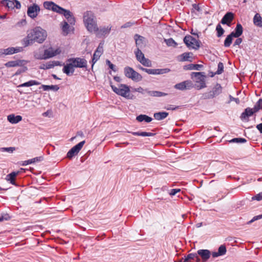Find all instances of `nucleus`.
I'll return each mask as SVG.
<instances>
[{"mask_svg":"<svg viewBox=\"0 0 262 262\" xmlns=\"http://www.w3.org/2000/svg\"><path fill=\"white\" fill-rule=\"evenodd\" d=\"M27 32L29 34V38H31L34 42L41 43L46 40L47 36L46 31L40 27H36L28 31Z\"/></svg>","mask_w":262,"mask_h":262,"instance_id":"1","label":"nucleus"},{"mask_svg":"<svg viewBox=\"0 0 262 262\" xmlns=\"http://www.w3.org/2000/svg\"><path fill=\"white\" fill-rule=\"evenodd\" d=\"M83 22L87 30L90 32L97 30V23L92 11H86L83 14Z\"/></svg>","mask_w":262,"mask_h":262,"instance_id":"2","label":"nucleus"},{"mask_svg":"<svg viewBox=\"0 0 262 262\" xmlns=\"http://www.w3.org/2000/svg\"><path fill=\"white\" fill-rule=\"evenodd\" d=\"M113 91L117 94L120 95L125 98L132 99L133 96L130 94L129 87L126 84H121L118 88L111 85Z\"/></svg>","mask_w":262,"mask_h":262,"instance_id":"3","label":"nucleus"},{"mask_svg":"<svg viewBox=\"0 0 262 262\" xmlns=\"http://www.w3.org/2000/svg\"><path fill=\"white\" fill-rule=\"evenodd\" d=\"M191 77L195 78V81L196 83L199 84H195L194 86L197 90H201L206 87L205 83V75L203 72H193L191 74Z\"/></svg>","mask_w":262,"mask_h":262,"instance_id":"4","label":"nucleus"},{"mask_svg":"<svg viewBox=\"0 0 262 262\" xmlns=\"http://www.w3.org/2000/svg\"><path fill=\"white\" fill-rule=\"evenodd\" d=\"M124 74L127 78L131 79L135 82L140 81L142 79L141 74L135 71L132 68L128 66L124 68Z\"/></svg>","mask_w":262,"mask_h":262,"instance_id":"5","label":"nucleus"},{"mask_svg":"<svg viewBox=\"0 0 262 262\" xmlns=\"http://www.w3.org/2000/svg\"><path fill=\"white\" fill-rule=\"evenodd\" d=\"M222 92V87L220 84L216 83L211 91L203 94L202 97L204 99H212L219 96Z\"/></svg>","mask_w":262,"mask_h":262,"instance_id":"6","label":"nucleus"},{"mask_svg":"<svg viewBox=\"0 0 262 262\" xmlns=\"http://www.w3.org/2000/svg\"><path fill=\"white\" fill-rule=\"evenodd\" d=\"M183 41L190 49L198 50L200 47V41L190 35L186 36L184 38Z\"/></svg>","mask_w":262,"mask_h":262,"instance_id":"7","label":"nucleus"},{"mask_svg":"<svg viewBox=\"0 0 262 262\" xmlns=\"http://www.w3.org/2000/svg\"><path fill=\"white\" fill-rule=\"evenodd\" d=\"M134 91L138 92L144 94L146 93L148 96L152 97H161L167 95V93L158 91H150L148 89L144 90L142 87L139 86L134 89Z\"/></svg>","mask_w":262,"mask_h":262,"instance_id":"8","label":"nucleus"},{"mask_svg":"<svg viewBox=\"0 0 262 262\" xmlns=\"http://www.w3.org/2000/svg\"><path fill=\"white\" fill-rule=\"evenodd\" d=\"M134 52L137 60L142 65L147 67L151 66V61L145 57L144 55L140 49H137Z\"/></svg>","mask_w":262,"mask_h":262,"instance_id":"9","label":"nucleus"},{"mask_svg":"<svg viewBox=\"0 0 262 262\" xmlns=\"http://www.w3.org/2000/svg\"><path fill=\"white\" fill-rule=\"evenodd\" d=\"M68 62H72L74 68H86L87 61L80 57L71 58L68 59Z\"/></svg>","mask_w":262,"mask_h":262,"instance_id":"10","label":"nucleus"},{"mask_svg":"<svg viewBox=\"0 0 262 262\" xmlns=\"http://www.w3.org/2000/svg\"><path fill=\"white\" fill-rule=\"evenodd\" d=\"M194 87L192 82L190 80H185L174 85V88L179 90L184 91L190 90Z\"/></svg>","mask_w":262,"mask_h":262,"instance_id":"11","label":"nucleus"},{"mask_svg":"<svg viewBox=\"0 0 262 262\" xmlns=\"http://www.w3.org/2000/svg\"><path fill=\"white\" fill-rule=\"evenodd\" d=\"M85 143V141H82L79 142L78 144L73 146L67 153V157L68 158L71 159L74 156L77 155L79 151L82 148L83 145Z\"/></svg>","mask_w":262,"mask_h":262,"instance_id":"12","label":"nucleus"},{"mask_svg":"<svg viewBox=\"0 0 262 262\" xmlns=\"http://www.w3.org/2000/svg\"><path fill=\"white\" fill-rule=\"evenodd\" d=\"M23 51V48L21 47H9L7 49H2L0 50V55H12L14 53H19Z\"/></svg>","mask_w":262,"mask_h":262,"instance_id":"13","label":"nucleus"},{"mask_svg":"<svg viewBox=\"0 0 262 262\" xmlns=\"http://www.w3.org/2000/svg\"><path fill=\"white\" fill-rule=\"evenodd\" d=\"M57 13L60 14H63L71 25L75 24V20L74 17L69 10L64 9L60 7Z\"/></svg>","mask_w":262,"mask_h":262,"instance_id":"14","label":"nucleus"},{"mask_svg":"<svg viewBox=\"0 0 262 262\" xmlns=\"http://www.w3.org/2000/svg\"><path fill=\"white\" fill-rule=\"evenodd\" d=\"M43 52L45 59H47L59 54L61 50L59 48L54 49L51 47L45 50Z\"/></svg>","mask_w":262,"mask_h":262,"instance_id":"15","label":"nucleus"},{"mask_svg":"<svg viewBox=\"0 0 262 262\" xmlns=\"http://www.w3.org/2000/svg\"><path fill=\"white\" fill-rule=\"evenodd\" d=\"M2 4L7 7L9 9H13L14 8L17 9H20L21 7L20 3L16 1H9V0H3Z\"/></svg>","mask_w":262,"mask_h":262,"instance_id":"16","label":"nucleus"},{"mask_svg":"<svg viewBox=\"0 0 262 262\" xmlns=\"http://www.w3.org/2000/svg\"><path fill=\"white\" fill-rule=\"evenodd\" d=\"M39 11V7L37 5L34 4L28 8L27 14L31 18H34L36 17Z\"/></svg>","mask_w":262,"mask_h":262,"instance_id":"17","label":"nucleus"},{"mask_svg":"<svg viewBox=\"0 0 262 262\" xmlns=\"http://www.w3.org/2000/svg\"><path fill=\"white\" fill-rule=\"evenodd\" d=\"M103 47H102V46L101 45V44H100L93 54L92 60V68H93L94 64L99 59L100 57L101 56V55H102V54L103 53Z\"/></svg>","mask_w":262,"mask_h":262,"instance_id":"18","label":"nucleus"},{"mask_svg":"<svg viewBox=\"0 0 262 262\" xmlns=\"http://www.w3.org/2000/svg\"><path fill=\"white\" fill-rule=\"evenodd\" d=\"M111 30V27L109 26L107 27H100V28H98L97 27V30H96L95 32L96 33V35L98 37H101L108 34Z\"/></svg>","mask_w":262,"mask_h":262,"instance_id":"19","label":"nucleus"},{"mask_svg":"<svg viewBox=\"0 0 262 262\" xmlns=\"http://www.w3.org/2000/svg\"><path fill=\"white\" fill-rule=\"evenodd\" d=\"M198 256H200L203 262H206L210 257L211 252L209 250L207 249H200L197 251Z\"/></svg>","mask_w":262,"mask_h":262,"instance_id":"20","label":"nucleus"},{"mask_svg":"<svg viewBox=\"0 0 262 262\" xmlns=\"http://www.w3.org/2000/svg\"><path fill=\"white\" fill-rule=\"evenodd\" d=\"M43 7L48 10H52L54 12H58L60 6L51 1H46L43 3Z\"/></svg>","mask_w":262,"mask_h":262,"instance_id":"21","label":"nucleus"},{"mask_svg":"<svg viewBox=\"0 0 262 262\" xmlns=\"http://www.w3.org/2000/svg\"><path fill=\"white\" fill-rule=\"evenodd\" d=\"M234 18V14L232 12H227L222 18L221 23L230 26L231 23Z\"/></svg>","mask_w":262,"mask_h":262,"instance_id":"22","label":"nucleus"},{"mask_svg":"<svg viewBox=\"0 0 262 262\" xmlns=\"http://www.w3.org/2000/svg\"><path fill=\"white\" fill-rule=\"evenodd\" d=\"M26 63L27 61L24 60H17L8 61L5 64V66L7 68L23 66Z\"/></svg>","mask_w":262,"mask_h":262,"instance_id":"23","label":"nucleus"},{"mask_svg":"<svg viewBox=\"0 0 262 262\" xmlns=\"http://www.w3.org/2000/svg\"><path fill=\"white\" fill-rule=\"evenodd\" d=\"M69 63L65 65L62 69V71L68 76L73 75L74 72V67L72 62H69Z\"/></svg>","mask_w":262,"mask_h":262,"instance_id":"24","label":"nucleus"},{"mask_svg":"<svg viewBox=\"0 0 262 262\" xmlns=\"http://www.w3.org/2000/svg\"><path fill=\"white\" fill-rule=\"evenodd\" d=\"M200 258L197 254L195 253H190L186 256H185L183 262H199Z\"/></svg>","mask_w":262,"mask_h":262,"instance_id":"25","label":"nucleus"},{"mask_svg":"<svg viewBox=\"0 0 262 262\" xmlns=\"http://www.w3.org/2000/svg\"><path fill=\"white\" fill-rule=\"evenodd\" d=\"M255 112H256V111H255V110L253 108L248 107L246 108L244 112L242 114L241 118L243 120H248V118L251 116Z\"/></svg>","mask_w":262,"mask_h":262,"instance_id":"26","label":"nucleus"},{"mask_svg":"<svg viewBox=\"0 0 262 262\" xmlns=\"http://www.w3.org/2000/svg\"><path fill=\"white\" fill-rule=\"evenodd\" d=\"M134 39L136 41L137 49H140L144 46V38L138 34H136L134 36Z\"/></svg>","mask_w":262,"mask_h":262,"instance_id":"27","label":"nucleus"},{"mask_svg":"<svg viewBox=\"0 0 262 262\" xmlns=\"http://www.w3.org/2000/svg\"><path fill=\"white\" fill-rule=\"evenodd\" d=\"M7 119L11 123L16 124L22 120V117L20 115L15 116L14 114H11L7 116Z\"/></svg>","mask_w":262,"mask_h":262,"instance_id":"28","label":"nucleus"},{"mask_svg":"<svg viewBox=\"0 0 262 262\" xmlns=\"http://www.w3.org/2000/svg\"><path fill=\"white\" fill-rule=\"evenodd\" d=\"M243 28L242 25L239 23L237 24L236 28L234 31L231 33L232 36H234L235 38L239 37L243 33Z\"/></svg>","mask_w":262,"mask_h":262,"instance_id":"29","label":"nucleus"},{"mask_svg":"<svg viewBox=\"0 0 262 262\" xmlns=\"http://www.w3.org/2000/svg\"><path fill=\"white\" fill-rule=\"evenodd\" d=\"M19 172L13 171L7 175L6 180L9 181L12 184L16 185L15 182V177L18 174Z\"/></svg>","mask_w":262,"mask_h":262,"instance_id":"30","label":"nucleus"},{"mask_svg":"<svg viewBox=\"0 0 262 262\" xmlns=\"http://www.w3.org/2000/svg\"><path fill=\"white\" fill-rule=\"evenodd\" d=\"M181 61H191L193 59V54L191 52H185L180 56Z\"/></svg>","mask_w":262,"mask_h":262,"instance_id":"31","label":"nucleus"},{"mask_svg":"<svg viewBox=\"0 0 262 262\" xmlns=\"http://www.w3.org/2000/svg\"><path fill=\"white\" fill-rule=\"evenodd\" d=\"M168 115V113L165 112H161L154 113V117L157 120H161L166 118Z\"/></svg>","mask_w":262,"mask_h":262,"instance_id":"32","label":"nucleus"},{"mask_svg":"<svg viewBox=\"0 0 262 262\" xmlns=\"http://www.w3.org/2000/svg\"><path fill=\"white\" fill-rule=\"evenodd\" d=\"M42 160H43V158L42 157H35L34 158L24 161L23 162L22 165L26 166L28 164L34 163L35 162H40L41 161H42Z\"/></svg>","mask_w":262,"mask_h":262,"instance_id":"33","label":"nucleus"},{"mask_svg":"<svg viewBox=\"0 0 262 262\" xmlns=\"http://www.w3.org/2000/svg\"><path fill=\"white\" fill-rule=\"evenodd\" d=\"M254 25L262 28V17L259 13H256L253 17Z\"/></svg>","mask_w":262,"mask_h":262,"instance_id":"34","label":"nucleus"},{"mask_svg":"<svg viewBox=\"0 0 262 262\" xmlns=\"http://www.w3.org/2000/svg\"><path fill=\"white\" fill-rule=\"evenodd\" d=\"M40 84V82L34 80H31L28 82H25L24 83H22L20 85H19L17 87L18 88H21V87H29L31 86L32 85H38Z\"/></svg>","mask_w":262,"mask_h":262,"instance_id":"35","label":"nucleus"},{"mask_svg":"<svg viewBox=\"0 0 262 262\" xmlns=\"http://www.w3.org/2000/svg\"><path fill=\"white\" fill-rule=\"evenodd\" d=\"M136 120L139 122L144 121L146 122L149 123L152 121V119L146 115H140L137 117Z\"/></svg>","mask_w":262,"mask_h":262,"instance_id":"36","label":"nucleus"},{"mask_svg":"<svg viewBox=\"0 0 262 262\" xmlns=\"http://www.w3.org/2000/svg\"><path fill=\"white\" fill-rule=\"evenodd\" d=\"M42 89L43 91L53 90L54 91H57L59 89V87L57 85H41L39 89Z\"/></svg>","mask_w":262,"mask_h":262,"instance_id":"37","label":"nucleus"},{"mask_svg":"<svg viewBox=\"0 0 262 262\" xmlns=\"http://www.w3.org/2000/svg\"><path fill=\"white\" fill-rule=\"evenodd\" d=\"M132 135L134 136H139L142 137H150L154 136L155 134L152 133H148L146 132H130Z\"/></svg>","mask_w":262,"mask_h":262,"instance_id":"38","label":"nucleus"},{"mask_svg":"<svg viewBox=\"0 0 262 262\" xmlns=\"http://www.w3.org/2000/svg\"><path fill=\"white\" fill-rule=\"evenodd\" d=\"M233 37H234V36L232 35L231 33H230L229 35H228L224 41V46L225 47H230L231 44L232 42V40H233Z\"/></svg>","mask_w":262,"mask_h":262,"instance_id":"39","label":"nucleus"},{"mask_svg":"<svg viewBox=\"0 0 262 262\" xmlns=\"http://www.w3.org/2000/svg\"><path fill=\"white\" fill-rule=\"evenodd\" d=\"M203 66L202 64H190L186 66H185L186 70H200L202 68Z\"/></svg>","mask_w":262,"mask_h":262,"instance_id":"40","label":"nucleus"},{"mask_svg":"<svg viewBox=\"0 0 262 262\" xmlns=\"http://www.w3.org/2000/svg\"><path fill=\"white\" fill-rule=\"evenodd\" d=\"M23 42L25 47H27L34 42L31 38H29V34L28 32L27 37L23 39Z\"/></svg>","mask_w":262,"mask_h":262,"instance_id":"41","label":"nucleus"},{"mask_svg":"<svg viewBox=\"0 0 262 262\" xmlns=\"http://www.w3.org/2000/svg\"><path fill=\"white\" fill-rule=\"evenodd\" d=\"M216 31L217 32L216 35L218 37H221L225 32V30L223 29L220 24H218L216 26Z\"/></svg>","mask_w":262,"mask_h":262,"instance_id":"42","label":"nucleus"},{"mask_svg":"<svg viewBox=\"0 0 262 262\" xmlns=\"http://www.w3.org/2000/svg\"><path fill=\"white\" fill-rule=\"evenodd\" d=\"M223 71H224V64L222 62H220L218 63L217 70L215 72L214 75H215V74L220 75V74H222L223 72ZM213 76H214V74L211 75L212 77Z\"/></svg>","mask_w":262,"mask_h":262,"instance_id":"43","label":"nucleus"},{"mask_svg":"<svg viewBox=\"0 0 262 262\" xmlns=\"http://www.w3.org/2000/svg\"><path fill=\"white\" fill-rule=\"evenodd\" d=\"M165 42L168 46L176 47L177 46V43L171 38L165 39Z\"/></svg>","mask_w":262,"mask_h":262,"instance_id":"44","label":"nucleus"},{"mask_svg":"<svg viewBox=\"0 0 262 262\" xmlns=\"http://www.w3.org/2000/svg\"><path fill=\"white\" fill-rule=\"evenodd\" d=\"M34 56L35 58L39 60L45 59L44 53L42 54L41 51H37L34 52Z\"/></svg>","mask_w":262,"mask_h":262,"instance_id":"45","label":"nucleus"},{"mask_svg":"<svg viewBox=\"0 0 262 262\" xmlns=\"http://www.w3.org/2000/svg\"><path fill=\"white\" fill-rule=\"evenodd\" d=\"M69 25L68 23L66 21H63L62 26V30L66 35L68 34L69 32Z\"/></svg>","mask_w":262,"mask_h":262,"instance_id":"46","label":"nucleus"},{"mask_svg":"<svg viewBox=\"0 0 262 262\" xmlns=\"http://www.w3.org/2000/svg\"><path fill=\"white\" fill-rule=\"evenodd\" d=\"M246 142V140L244 138H233L230 141V142L231 143H245Z\"/></svg>","mask_w":262,"mask_h":262,"instance_id":"47","label":"nucleus"},{"mask_svg":"<svg viewBox=\"0 0 262 262\" xmlns=\"http://www.w3.org/2000/svg\"><path fill=\"white\" fill-rule=\"evenodd\" d=\"M253 109L257 112L260 109H262V99H260L254 105Z\"/></svg>","mask_w":262,"mask_h":262,"instance_id":"48","label":"nucleus"},{"mask_svg":"<svg viewBox=\"0 0 262 262\" xmlns=\"http://www.w3.org/2000/svg\"><path fill=\"white\" fill-rule=\"evenodd\" d=\"M52 68V66L50 62H48L46 63L41 64L39 66V69L42 70H48Z\"/></svg>","mask_w":262,"mask_h":262,"instance_id":"49","label":"nucleus"},{"mask_svg":"<svg viewBox=\"0 0 262 262\" xmlns=\"http://www.w3.org/2000/svg\"><path fill=\"white\" fill-rule=\"evenodd\" d=\"M218 252L221 256L225 255L226 253V248L225 246L223 245L220 246L218 249Z\"/></svg>","mask_w":262,"mask_h":262,"instance_id":"50","label":"nucleus"},{"mask_svg":"<svg viewBox=\"0 0 262 262\" xmlns=\"http://www.w3.org/2000/svg\"><path fill=\"white\" fill-rule=\"evenodd\" d=\"M170 71L169 69H156V75L163 74L168 73Z\"/></svg>","mask_w":262,"mask_h":262,"instance_id":"51","label":"nucleus"},{"mask_svg":"<svg viewBox=\"0 0 262 262\" xmlns=\"http://www.w3.org/2000/svg\"><path fill=\"white\" fill-rule=\"evenodd\" d=\"M262 219V214L256 215L254 216L250 221L247 223V224H250L254 221H257L258 220Z\"/></svg>","mask_w":262,"mask_h":262,"instance_id":"52","label":"nucleus"},{"mask_svg":"<svg viewBox=\"0 0 262 262\" xmlns=\"http://www.w3.org/2000/svg\"><path fill=\"white\" fill-rule=\"evenodd\" d=\"M262 200V192H260L256 195L252 197V200H256L258 201H261Z\"/></svg>","mask_w":262,"mask_h":262,"instance_id":"53","label":"nucleus"},{"mask_svg":"<svg viewBox=\"0 0 262 262\" xmlns=\"http://www.w3.org/2000/svg\"><path fill=\"white\" fill-rule=\"evenodd\" d=\"M10 219L8 214H3L0 215V222L3 221H7Z\"/></svg>","mask_w":262,"mask_h":262,"instance_id":"54","label":"nucleus"},{"mask_svg":"<svg viewBox=\"0 0 262 262\" xmlns=\"http://www.w3.org/2000/svg\"><path fill=\"white\" fill-rule=\"evenodd\" d=\"M14 150V147H3L0 149L2 151H7L8 152H12Z\"/></svg>","mask_w":262,"mask_h":262,"instance_id":"55","label":"nucleus"},{"mask_svg":"<svg viewBox=\"0 0 262 262\" xmlns=\"http://www.w3.org/2000/svg\"><path fill=\"white\" fill-rule=\"evenodd\" d=\"M27 70V68L26 67H24L21 69H18L17 71L15 72L14 75H18L22 73L26 72Z\"/></svg>","mask_w":262,"mask_h":262,"instance_id":"56","label":"nucleus"},{"mask_svg":"<svg viewBox=\"0 0 262 262\" xmlns=\"http://www.w3.org/2000/svg\"><path fill=\"white\" fill-rule=\"evenodd\" d=\"M50 62L51 64L52 68H53L55 66H61L62 65L61 62L59 61H51Z\"/></svg>","mask_w":262,"mask_h":262,"instance_id":"57","label":"nucleus"},{"mask_svg":"<svg viewBox=\"0 0 262 262\" xmlns=\"http://www.w3.org/2000/svg\"><path fill=\"white\" fill-rule=\"evenodd\" d=\"M181 191L180 189H171L169 194L171 196L174 195L177 193Z\"/></svg>","mask_w":262,"mask_h":262,"instance_id":"58","label":"nucleus"},{"mask_svg":"<svg viewBox=\"0 0 262 262\" xmlns=\"http://www.w3.org/2000/svg\"><path fill=\"white\" fill-rule=\"evenodd\" d=\"M106 62L111 70H112L114 71H116V70L115 69V66L113 63H112L110 60H106Z\"/></svg>","mask_w":262,"mask_h":262,"instance_id":"59","label":"nucleus"},{"mask_svg":"<svg viewBox=\"0 0 262 262\" xmlns=\"http://www.w3.org/2000/svg\"><path fill=\"white\" fill-rule=\"evenodd\" d=\"M179 108V106H174L172 105H168L165 107L167 110H175Z\"/></svg>","mask_w":262,"mask_h":262,"instance_id":"60","label":"nucleus"},{"mask_svg":"<svg viewBox=\"0 0 262 262\" xmlns=\"http://www.w3.org/2000/svg\"><path fill=\"white\" fill-rule=\"evenodd\" d=\"M242 39L238 37L235 41L233 44V46H239L242 42Z\"/></svg>","mask_w":262,"mask_h":262,"instance_id":"61","label":"nucleus"},{"mask_svg":"<svg viewBox=\"0 0 262 262\" xmlns=\"http://www.w3.org/2000/svg\"><path fill=\"white\" fill-rule=\"evenodd\" d=\"M145 72L149 74L156 75V69H147V70H145Z\"/></svg>","mask_w":262,"mask_h":262,"instance_id":"62","label":"nucleus"},{"mask_svg":"<svg viewBox=\"0 0 262 262\" xmlns=\"http://www.w3.org/2000/svg\"><path fill=\"white\" fill-rule=\"evenodd\" d=\"M229 98L230 101L228 103H229L230 101H234L237 104L239 103L240 101L238 98H234L231 95L229 96Z\"/></svg>","mask_w":262,"mask_h":262,"instance_id":"63","label":"nucleus"},{"mask_svg":"<svg viewBox=\"0 0 262 262\" xmlns=\"http://www.w3.org/2000/svg\"><path fill=\"white\" fill-rule=\"evenodd\" d=\"M257 129L259 131L260 133H262V123H260L256 125Z\"/></svg>","mask_w":262,"mask_h":262,"instance_id":"64","label":"nucleus"}]
</instances>
